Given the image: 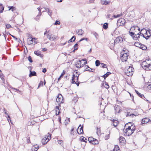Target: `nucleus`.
<instances>
[{
  "label": "nucleus",
  "instance_id": "obj_1",
  "mask_svg": "<svg viewBox=\"0 0 151 151\" xmlns=\"http://www.w3.org/2000/svg\"><path fill=\"white\" fill-rule=\"evenodd\" d=\"M127 124L125 125L123 131L125 136H129L133 133L136 129L134 126L131 125V126H128Z\"/></svg>",
  "mask_w": 151,
  "mask_h": 151
},
{
  "label": "nucleus",
  "instance_id": "obj_2",
  "mask_svg": "<svg viewBox=\"0 0 151 151\" xmlns=\"http://www.w3.org/2000/svg\"><path fill=\"white\" fill-rule=\"evenodd\" d=\"M142 66L146 70H151V60L146 59L142 62Z\"/></svg>",
  "mask_w": 151,
  "mask_h": 151
},
{
  "label": "nucleus",
  "instance_id": "obj_3",
  "mask_svg": "<svg viewBox=\"0 0 151 151\" xmlns=\"http://www.w3.org/2000/svg\"><path fill=\"white\" fill-rule=\"evenodd\" d=\"M132 70V67L129 66L128 69L125 70V73L127 76H131L133 73V71Z\"/></svg>",
  "mask_w": 151,
  "mask_h": 151
},
{
  "label": "nucleus",
  "instance_id": "obj_4",
  "mask_svg": "<svg viewBox=\"0 0 151 151\" xmlns=\"http://www.w3.org/2000/svg\"><path fill=\"white\" fill-rule=\"evenodd\" d=\"M56 101L58 103V105H60L61 103H63L64 101L63 99V98L61 94H59L57 96L56 99Z\"/></svg>",
  "mask_w": 151,
  "mask_h": 151
},
{
  "label": "nucleus",
  "instance_id": "obj_5",
  "mask_svg": "<svg viewBox=\"0 0 151 151\" xmlns=\"http://www.w3.org/2000/svg\"><path fill=\"white\" fill-rule=\"evenodd\" d=\"M47 37L50 40L52 41H54L56 39H58V38L57 36L55 35H52L50 33H48Z\"/></svg>",
  "mask_w": 151,
  "mask_h": 151
},
{
  "label": "nucleus",
  "instance_id": "obj_6",
  "mask_svg": "<svg viewBox=\"0 0 151 151\" xmlns=\"http://www.w3.org/2000/svg\"><path fill=\"white\" fill-rule=\"evenodd\" d=\"M87 62L84 63L83 64L81 65V60L78 61L76 64V66L77 68H79L82 67L84 65H85L87 63Z\"/></svg>",
  "mask_w": 151,
  "mask_h": 151
},
{
  "label": "nucleus",
  "instance_id": "obj_7",
  "mask_svg": "<svg viewBox=\"0 0 151 151\" xmlns=\"http://www.w3.org/2000/svg\"><path fill=\"white\" fill-rule=\"evenodd\" d=\"M128 55L127 52L123 53L121 57V60L122 62L126 61L127 59Z\"/></svg>",
  "mask_w": 151,
  "mask_h": 151
},
{
  "label": "nucleus",
  "instance_id": "obj_8",
  "mask_svg": "<svg viewBox=\"0 0 151 151\" xmlns=\"http://www.w3.org/2000/svg\"><path fill=\"white\" fill-rule=\"evenodd\" d=\"M123 40L122 37H118L114 40V44H116L119 42H121Z\"/></svg>",
  "mask_w": 151,
  "mask_h": 151
},
{
  "label": "nucleus",
  "instance_id": "obj_9",
  "mask_svg": "<svg viewBox=\"0 0 151 151\" xmlns=\"http://www.w3.org/2000/svg\"><path fill=\"white\" fill-rule=\"evenodd\" d=\"M77 132L79 134H81L83 133V126L81 127L80 124L78 127L77 130Z\"/></svg>",
  "mask_w": 151,
  "mask_h": 151
},
{
  "label": "nucleus",
  "instance_id": "obj_10",
  "mask_svg": "<svg viewBox=\"0 0 151 151\" xmlns=\"http://www.w3.org/2000/svg\"><path fill=\"white\" fill-rule=\"evenodd\" d=\"M145 35L147 36L145 37V38L147 40L151 36V30L150 29L147 30L145 33Z\"/></svg>",
  "mask_w": 151,
  "mask_h": 151
},
{
  "label": "nucleus",
  "instance_id": "obj_11",
  "mask_svg": "<svg viewBox=\"0 0 151 151\" xmlns=\"http://www.w3.org/2000/svg\"><path fill=\"white\" fill-rule=\"evenodd\" d=\"M35 39V38L29 37L27 39V43L29 45H31L33 44V42L34 40Z\"/></svg>",
  "mask_w": 151,
  "mask_h": 151
},
{
  "label": "nucleus",
  "instance_id": "obj_12",
  "mask_svg": "<svg viewBox=\"0 0 151 151\" xmlns=\"http://www.w3.org/2000/svg\"><path fill=\"white\" fill-rule=\"evenodd\" d=\"M136 30H137L139 31H140V28L138 27L137 26H133L131 27L130 29V31L132 32H136Z\"/></svg>",
  "mask_w": 151,
  "mask_h": 151
},
{
  "label": "nucleus",
  "instance_id": "obj_13",
  "mask_svg": "<svg viewBox=\"0 0 151 151\" xmlns=\"http://www.w3.org/2000/svg\"><path fill=\"white\" fill-rule=\"evenodd\" d=\"M48 137V136L47 137H45L42 139V142L43 145H45L48 142L49 139Z\"/></svg>",
  "mask_w": 151,
  "mask_h": 151
},
{
  "label": "nucleus",
  "instance_id": "obj_14",
  "mask_svg": "<svg viewBox=\"0 0 151 151\" xmlns=\"http://www.w3.org/2000/svg\"><path fill=\"white\" fill-rule=\"evenodd\" d=\"M150 121L151 122V121L149 118L145 117L143 118L142 121V123L143 124H146L147 123L149 122Z\"/></svg>",
  "mask_w": 151,
  "mask_h": 151
},
{
  "label": "nucleus",
  "instance_id": "obj_15",
  "mask_svg": "<svg viewBox=\"0 0 151 151\" xmlns=\"http://www.w3.org/2000/svg\"><path fill=\"white\" fill-rule=\"evenodd\" d=\"M119 122L117 120H116L113 119L112 120V123L111 125H113L115 127H116L118 125Z\"/></svg>",
  "mask_w": 151,
  "mask_h": 151
},
{
  "label": "nucleus",
  "instance_id": "obj_16",
  "mask_svg": "<svg viewBox=\"0 0 151 151\" xmlns=\"http://www.w3.org/2000/svg\"><path fill=\"white\" fill-rule=\"evenodd\" d=\"M115 112L116 113H119L120 110V107L118 106H114Z\"/></svg>",
  "mask_w": 151,
  "mask_h": 151
},
{
  "label": "nucleus",
  "instance_id": "obj_17",
  "mask_svg": "<svg viewBox=\"0 0 151 151\" xmlns=\"http://www.w3.org/2000/svg\"><path fill=\"white\" fill-rule=\"evenodd\" d=\"M75 78V75L73 74V76L72 77V83H74L76 84L78 86L79 85V83H77L76 82L74 81V79Z\"/></svg>",
  "mask_w": 151,
  "mask_h": 151
},
{
  "label": "nucleus",
  "instance_id": "obj_18",
  "mask_svg": "<svg viewBox=\"0 0 151 151\" xmlns=\"http://www.w3.org/2000/svg\"><path fill=\"white\" fill-rule=\"evenodd\" d=\"M36 76V73L35 71H32L31 70H30V74L29 75V76L30 77H31L32 76Z\"/></svg>",
  "mask_w": 151,
  "mask_h": 151
},
{
  "label": "nucleus",
  "instance_id": "obj_19",
  "mask_svg": "<svg viewBox=\"0 0 151 151\" xmlns=\"http://www.w3.org/2000/svg\"><path fill=\"white\" fill-rule=\"evenodd\" d=\"M132 38L135 40H137L138 38H139V33H138L137 34H135L133 36Z\"/></svg>",
  "mask_w": 151,
  "mask_h": 151
},
{
  "label": "nucleus",
  "instance_id": "obj_20",
  "mask_svg": "<svg viewBox=\"0 0 151 151\" xmlns=\"http://www.w3.org/2000/svg\"><path fill=\"white\" fill-rule=\"evenodd\" d=\"M44 9H45V11H47V12H48L49 15L51 16V14L52 13V11L50 10L49 9L47 8H45ZM45 11H43L42 12H44Z\"/></svg>",
  "mask_w": 151,
  "mask_h": 151
},
{
  "label": "nucleus",
  "instance_id": "obj_21",
  "mask_svg": "<svg viewBox=\"0 0 151 151\" xmlns=\"http://www.w3.org/2000/svg\"><path fill=\"white\" fill-rule=\"evenodd\" d=\"M134 45L136 47H140L142 45V44L139 42H136L134 43Z\"/></svg>",
  "mask_w": 151,
  "mask_h": 151
},
{
  "label": "nucleus",
  "instance_id": "obj_22",
  "mask_svg": "<svg viewBox=\"0 0 151 151\" xmlns=\"http://www.w3.org/2000/svg\"><path fill=\"white\" fill-rule=\"evenodd\" d=\"M77 33L78 35H81L84 33V32L81 29H80L78 30Z\"/></svg>",
  "mask_w": 151,
  "mask_h": 151
},
{
  "label": "nucleus",
  "instance_id": "obj_23",
  "mask_svg": "<svg viewBox=\"0 0 151 151\" xmlns=\"http://www.w3.org/2000/svg\"><path fill=\"white\" fill-rule=\"evenodd\" d=\"M111 74V73L110 72H107L102 77H103L104 79H105L109 75Z\"/></svg>",
  "mask_w": 151,
  "mask_h": 151
},
{
  "label": "nucleus",
  "instance_id": "obj_24",
  "mask_svg": "<svg viewBox=\"0 0 151 151\" xmlns=\"http://www.w3.org/2000/svg\"><path fill=\"white\" fill-rule=\"evenodd\" d=\"M126 14V13H125V12H123V14L122 13H121V14H117V15H114V17L115 18H117L119 17H120V16H122L123 14Z\"/></svg>",
  "mask_w": 151,
  "mask_h": 151
},
{
  "label": "nucleus",
  "instance_id": "obj_25",
  "mask_svg": "<svg viewBox=\"0 0 151 151\" xmlns=\"http://www.w3.org/2000/svg\"><path fill=\"white\" fill-rule=\"evenodd\" d=\"M135 92L137 94V95L140 98H142V97L145 98V96H144L143 94H141L140 93H139L137 91L135 90Z\"/></svg>",
  "mask_w": 151,
  "mask_h": 151
},
{
  "label": "nucleus",
  "instance_id": "obj_26",
  "mask_svg": "<svg viewBox=\"0 0 151 151\" xmlns=\"http://www.w3.org/2000/svg\"><path fill=\"white\" fill-rule=\"evenodd\" d=\"M8 8H9V10L11 9L12 11L13 12L15 11L16 10V8L15 7H14L13 6H10L8 7Z\"/></svg>",
  "mask_w": 151,
  "mask_h": 151
},
{
  "label": "nucleus",
  "instance_id": "obj_27",
  "mask_svg": "<svg viewBox=\"0 0 151 151\" xmlns=\"http://www.w3.org/2000/svg\"><path fill=\"white\" fill-rule=\"evenodd\" d=\"M125 141V139L123 137H120L119 138V141L122 143H124Z\"/></svg>",
  "mask_w": 151,
  "mask_h": 151
},
{
  "label": "nucleus",
  "instance_id": "obj_28",
  "mask_svg": "<svg viewBox=\"0 0 151 151\" xmlns=\"http://www.w3.org/2000/svg\"><path fill=\"white\" fill-rule=\"evenodd\" d=\"M113 151H120L118 146H116L113 149Z\"/></svg>",
  "mask_w": 151,
  "mask_h": 151
},
{
  "label": "nucleus",
  "instance_id": "obj_29",
  "mask_svg": "<svg viewBox=\"0 0 151 151\" xmlns=\"http://www.w3.org/2000/svg\"><path fill=\"white\" fill-rule=\"evenodd\" d=\"M108 24L107 23H105L103 26V28L104 29H107L108 27Z\"/></svg>",
  "mask_w": 151,
  "mask_h": 151
},
{
  "label": "nucleus",
  "instance_id": "obj_30",
  "mask_svg": "<svg viewBox=\"0 0 151 151\" xmlns=\"http://www.w3.org/2000/svg\"><path fill=\"white\" fill-rule=\"evenodd\" d=\"M112 28L113 29H114V30H115L117 29V24H114L112 26Z\"/></svg>",
  "mask_w": 151,
  "mask_h": 151
},
{
  "label": "nucleus",
  "instance_id": "obj_31",
  "mask_svg": "<svg viewBox=\"0 0 151 151\" xmlns=\"http://www.w3.org/2000/svg\"><path fill=\"white\" fill-rule=\"evenodd\" d=\"M73 38H74V40H73V42H74L76 39V37L75 36H73L68 41V43H69L70 42H72V40Z\"/></svg>",
  "mask_w": 151,
  "mask_h": 151
},
{
  "label": "nucleus",
  "instance_id": "obj_32",
  "mask_svg": "<svg viewBox=\"0 0 151 151\" xmlns=\"http://www.w3.org/2000/svg\"><path fill=\"white\" fill-rule=\"evenodd\" d=\"M94 138L92 137H89L88 138V141L89 142L92 143L94 140Z\"/></svg>",
  "mask_w": 151,
  "mask_h": 151
},
{
  "label": "nucleus",
  "instance_id": "obj_33",
  "mask_svg": "<svg viewBox=\"0 0 151 151\" xmlns=\"http://www.w3.org/2000/svg\"><path fill=\"white\" fill-rule=\"evenodd\" d=\"M4 9V7L2 5L0 4V13H2Z\"/></svg>",
  "mask_w": 151,
  "mask_h": 151
},
{
  "label": "nucleus",
  "instance_id": "obj_34",
  "mask_svg": "<svg viewBox=\"0 0 151 151\" xmlns=\"http://www.w3.org/2000/svg\"><path fill=\"white\" fill-rule=\"evenodd\" d=\"M80 139L81 140V141L84 142H86V140H87V139L86 138L84 137H81L80 138ZM87 141V140H86Z\"/></svg>",
  "mask_w": 151,
  "mask_h": 151
},
{
  "label": "nucleus",
  "instance_id": "obj_35",
  "mask_svg": "<svg viewBox=\"0 0 151 151\" xmlns=\"http://www.w3.org/2000/svg\"><path fill=\"white\" fill-rule=\"evenodd\" d=\"M139 48L144 50L146 49L147 47L145 45L142 44V45H141V47Z\"/></svg>",
  "mask_w": 151,
  "mask_h": 151
},
{
  "label": "nucleus",
  "instance_id": "obj_36",
  "mask_svg": "<svg viewBox=\"0 0 151 151\" xmlns=\"http://www.w3.org/2000/svg\"><path fill=\"white\" fill-rule=\"evenodd\" d=\"M92 143L94 145H96L99 143V142L97 139H94Z\"/></svg>",
  "mask_w": 151,
  "mask_h": 151
},
{
  "label": "nucleus",
  "instance_id": "obj_37",
  "mask_svg": "<svg viewBox=\"0 0 151 151\" xmlns=\"http://www.w3.org/2000/svg\"><path fill=\"white\" fill-rule=\"evenodd\" d=\"M135 32H132L129 30V34L130 36H131L132 38L133 37V36L135 34Z\"/></svg>",
  "mask_w": 151,
  "mask_h": 151
},
{
  "label": "nucleus",
  "instance_id": "obj_38",
  "mask_svg": "<svg viewBox=\"0 0 151 151\" xmlns=\"http://www.w3.org/2000/svg\"><path fill=\"white\" fill-rule=\"evenodd\" d=\"M34 53L38 56H40L41 55L40 52L39 51H35L34 52Z\"/></svg>",
  "mask_w": 151,
  "mask_h": 151
},
{
  "label": "nucleus",
  "instance_id": "obj_39",
  "mask_svg": "<svg viewBox=\"0 0 151 151\" xmlns=\"http://www.w3.org/2000/svg\"><path fill=\"white\" fill-rule=\"evenodd\" d=\"M100 64V61L99 60H97L96 61L95 64L96 66H98Z\"/></svg>",
  "mask_w": 151,
  "mask_h": 151
},
{
  "label": "nucleus",
  "instance_id": "obj_40",
  "mask_svg": "<svg viewBox=\"0 0 151 151\" xmlns=\"http://www.w3.org/2000/svg\"><path fill=\"white\" fill-rule=\"evenodd\" d=\"M100 128L97 127L96 132L97 134L98 135H99V134H100Z\"/></svg>",
  "mask_w": 151,
  "mask_h": 151
},
{
  "label": "nucleus",
  "instance_id": "obj_41",
  "mask_svg": "<svg viewBox=\"0 0 151 151\" xmlns=\"http://www.w3.org/2000/svg\"><path fill=\"white\" fill-rule=\"evenodd\" d=\"M109 1H107L106 0H105L104 1V3L103 4L104 5H107L109 4Z\"/></svg>",
  "mask_w": 151,
  "mask_h": 151
},
{
  "label": "nucleus",
  "instance_id": "obj_42",
  "mask_svg": "<svg viewBox=\"0 0 151 151\" xmlns=\"http://www.w3.org/2000/svg\"><path fill=\"white\" fill-rule=\"evenodd\" d=\"M104 87L106 89H108L109 88V86L108 83H106L105 85H104Z\"/></svg>",
  "mask_w": 151,
  "mask_h": 151
},
{
  "label": "nucleus",
  "instance_id": "obj_43",
  "mask_svg": "<svg viewBox=\"0 0 151 151\" xmlns=\"http://www.w3.org/2000/svg\"><path fill=\"white\" fill-rule=\"evenodd\" d=\"M28 60L30 62L32 63L33 62L32 58L30 56H29L28 57Z\"/></svg>",
  "mask_w": 151,
  "mask_h": 151
},
{
  "label": "nucleus",
  "instance_id": "obj_44",
  "mask_svg": "<svg viewBox=\"0 0 151 151\" xmlns=\"http://www.w3.org/2000/svg\"><path fill=\"white\" fill-rule=\"evenodd\" d=\"M88 68H90L89 67L88 65H85L84 66V71H87L88 70Z\"/></svg>",
  "mask_w": 151,
  "mask_h": 151
},
{
  "label": "nucleus",
  "instance_id": "obj_45",
  "mask_svg": "<svg viewBox=\"0 0 151 151\" xmlns=\"http://www.w3.org/2000/svg\"><path fill=\"white\" fill-rule=\"evenodd\" d=\"M94 35L96 39H98L99 37V35L96 33L95 32L93 34Z\"/></svg>",
  "mask_w": 151,
  "mask_h": 151
},
{
  "label": "nucleus",
  "instance_id": "obj_46",
  "mask_svg": "<svg viewBox=\"0 0 151 151\" xmlns=\"http://www.w3.org/2000/svg\"><path fill=\"white\" fill-rule=\"evenodd\" d=\"M101 66L104 68H105L106 67V65L103 63H101Z\"/></svg>",
  "mask_w": 151,
  "mask_h": 151
},
{
  "label": "nucleus",
  "instance_id": "obj_47",
  "mask_svg": "<svg viewBox=\"0 0 151 151\" xmlns=\"http://www.w3.org/2000/svg\"><path fill=\"white\" fill-rule=\"evenodd\" d=\"M78 44L77 43H76L74 45V48H75V50H77L78 49Z\"/></svg>",
  "mask_w": 151,
  "mask_h": 151
},
{
  "label": "nucleus",
  "instance_id": "obj_48",
  "mask_svg": "<svg viewBox=\"0 0 151 151\" xmlns=\"http://www.w3.org/2000/svg\"><path fill=\"white\" fill-rule=\"evenodd\" d=\"M60 24V23L59 21L58 20H56L55 23L54 24L55 25H59Z\"/></svg>",
  "mask_w": 151,
  "mask_h": 151
},
{
  "label": "nucleus",
  "instance_id": "obj_49",
  "mask_svg": "<svg viewBox=\"0 0 151 151\" xmlns=\"http://www.w3.org/2000/svg\"><path fill=\"white\" fill-rule=\"evenodd\" d=\"M6 26L7 29H9L11 27V26L9 24H6Z\"/></svg>",
  "mask_w": 151,
  "mask_h": 151
},
{
  "label": "nucleus",
  "instance_id": "obj_50",
  "mask_svg": "<svg viewBox=\"0 0 151 151\" xmlns=\"http://www.w3.org/2000/svg\"><path fill=\"white\" fill-rule=\"evenodd\" d=\"M88 40V39L87 38H82L79 41V42H81V41H82L83 40H86V41H87Z\"/></svg>",
  "mask_w": 151,
  "mask_h": 151
},
{
  "label": "nucleus",
  "instance_id": "obj_51",
  "mask_svg": "<svg viewBox=\"0 0 151 151\" xmlns=\"http://www.w3.org/2000/svg\"><path fill=\"white\" fill-rule=\"evenodd\" d=\"M139 36L140 35L141 36H143L145 38V36L141 32V31L140 32L139 31Z\"/></svg>",
  "mask_w": 151,
  "mask_h": 151
},
{
  "label": "nucleus",
  "instance_id": "obj_52",
  "mask_svg": "<svg viewBox=\"0 0 151 151\" xmlns=\"http://www.w3.org/2000/svg\"><path fill=\"white\" fill-rule=\"evenodd\" d=\"M65 72L64 70H63L62 73L61 74V75L60 76V77H63V76L65 74Z\"/></svg>",
  "mask_w": 151,
  "mask_h": 151
},
{
  "label": "nucleus",
  "instance_id": "obj_53",
  "mask_svg": "<svg viewBox=\"0 0 151 151\" xmlns=\"http://www.w3.org/2000/svg\"><path fill=\"white\" fill-rule=\"evenodd\" d=\"M41 85H42V86H43V82L42 81H41L40 82L39 84L38 88Z\"/></svg>",
  "mask_w": 151,
  "mask_h": 151
},
{
  "label": "nucleus",
  "instance_id": "obj_54",
  "mask_svg": "<svg viewBox=\"0 0 151 151\" xmlns=\"http://www.w3.org/2000/svg\"><path fill=\"white\" fill-rule=\"evenodd\" d=\"M109 134H108V135L105 136V139L106 140L107 139H109Z\"/></svg>",
  "mask_w": 151,
  "mask_h": 151
},
{
  "label": "nucleus",
  "instance_id": "obj_55",
  "mask_svg": "<svg viewBox=\"0 0 151 151\" xmlns=\"http://www.w3.org/2000/svg\"><path fill=\"white\" fill-rule=\"evenodd\" d=\"M4 114H6V115H7V117H6L7 118H10V116H9L8 115V114L6 112V111H5V112H4Z\"/></svg>",
  "mask_w": 151,
  "mask_h": 151
},
{
  "label": "nucleus",
  "instance_id": "obj_56",
  "mask_svg": "<svg viewBox=\"0 0 151 151\" xmlns=\"http://www.w3.org/2000/svg\"><path fill=\"white\" fill-rule=\"evenodd\" d=\"M58 143L59 144H61L63 143V141L62 140H60L58 141Z\"/></svg>",
  "mask_w": 151,
  "mask_h": 151
},
{
  "label": "nucleus",
  "instance_id": "obj_57",
  "mask_svg": "<svg viewBox=\"0 0 151 151\" xmlns=\"http://www.w3.org/2000/svg\"><path fill=\"white\" fill-rule=\"evenodd\" d=\"M147 88L150 90H151V84L148 85Z\"/></svg>",
  "mask_w": 151,
  "mask_h": 151
},
{
  "label": "nucleus",
  "instance_id": "obj_58",
  "mask_svg": "<svg viewBox=\"0 0 151 151\" xmlns=\"http://www.w3.org/2000/svg\"><path fill=\"white\" fill-rule=\"evenodd\" d=\"M78 76H79V75L78 76H75V78H76V82H78Z\"/></svg>",
  "mask_w": 151,
  "mask_h": 151
},
{
  "label": "nucleus",
  "instance_id": "obj_59",
  "mask_svg": "<svg viewBox=\"0 0 151 151\" xmlns=\"http://www.w3.org/2000/svg\"><path fill=\"white\" fill-rule=\"evenodd\" d=\"M47 70L45 68H44L43 69L42 71L43 73H45V72H46Z\"/></svg>",
  "mask_w": 151,
  "mask_h": 151
},
{
  "label": "nucleus",
  "instance_id": "obj_60",
  "mask_svg": "<svg viewBox=\"0 0 151 151\" xmlns=\"http://www.w3.org/2000/svg\"><path fill=\"white\" fill-rule=\"evenodd\" d=\"M110 17H111V15L109 14H107L106 17L107 18H109Z\"/></svg>",
  "mask_w": 151,
  "mask_h": 151
},
{
  "label": "nucleus",
  "instance_id": "obj_61",
  "mask_svg": "<svg viewBox=\"0 0 151 151\" xmlns=\"http://www.w3.org/2000/svg\"><path fill=\"white\" fill-rule=\"evenodd\" d=\"M9 35H10L12 37H13L14 38L16 39V40H17V38L15 36L11 35L10 33H9Z\"/></svg>",
  "mask_w": 151,
  "mask_h": 151
},
{
  "label": "nucleus",
  "instance_id": "obj_62",
  "mask_svg": "<svg viewBox=\"0 0 151 151\" xmlns=\"http://www.w3.org/2000/svg\"><path fill=\"white\" fill-rule=\"evenodd\" d=\"M49 32V30L47 31V30H46L45 31V32L44 33V35H45V34H46L47 33H48Z\"/></svg>",
  "mask_w": 151,
  "mask_h": 151
},
{
  "label": "nucleus",
  "instance_id": "obj_63",
  "mask_svg": "<svg viewBox=\"0 0 151 151\" xmlns=\"http://www.w3.org/2000/svg\"><path fill=\"white\" fill-rule=\"evenodd\" d=\"M59 113H60V111L58 110V111H56V114L57 115H58L59 114Z\"/></svg>",
  "mask_w": 151,
  "mask_h": 151
},
{
  "label": "nucleus",
  "instance_id": "obj_64",
  "mask_svg": "<svg viewBox=\"0 0 151 151\" xmlns=\"http://www.w3.org/2000/svg\"><path fill=\"white\" fill-rule=\"evenodd\" d=\"M46 50H47V49L45 48H42V51L43 52L46 51Z\"/></svg>",
  "mask_w": 151,
  "mask_h": 151
}]
</instances>
